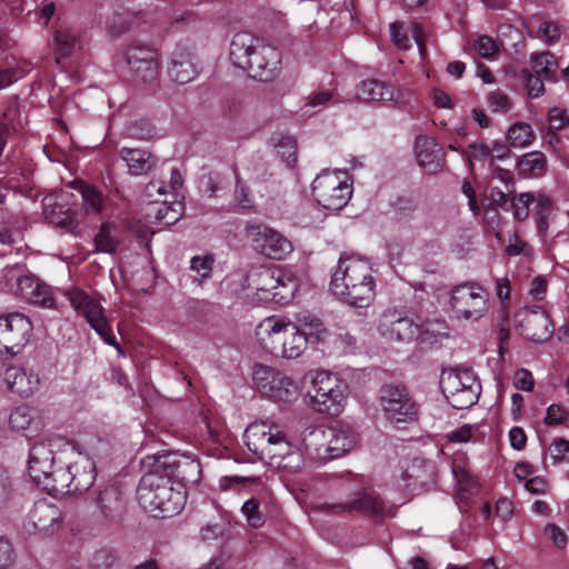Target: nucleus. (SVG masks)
I'll return each mask as SVG.
<instances>
[{
  "label": "nucleus",
  "mask_w": 569,
  "mask_h": 569,
  "mask_svg": "<svg viewBox=\"0 0 569 569\" xmlns=\"http://www.w3.org/2000/svg\"><path fill=\"white\" fill-rule=\"evenodd\" d=\"M487 102L492 112L507 113L512 108V101L505 92L493 90L488 93Z\"/></svg>",
  "instance_id": "obj_50"
},
{
  "label": "nucleus",
  "mask_w": 569,
  "mask_h": 569,
  "mask_svg": "<svg viewBox=\"0 0 569 569\" xmlns=\"http://www.w3.org/2000/svg\"><path fill=\"white\" fill-rule=\"evenodd\" d=\"M144 468H156L170 479L176 478L183 487L197 483L201 478V466L198 459L176 451H162L142 459Z\"/></svg>",
  "instance_id": "obj_11"
},
{
  "label": "nucleus",
  "mask_w": 569,
  "mask_h": 569,
  "mask_svg": "<svg viewBox=\"0 0 569 569\" xmlns=\"http://www.w3.org/2000/svg\"><path fill=\"white\" fill-rule=\"evenodd\" d=\"M302 441L307 451L315 452L322 459H333L350 451L357 442V437L355 433L341 429L326 430L321 427H313L305 430Z\"/></svg>",
  "instance_id": "obj_9"
},
{
  "label": "nucleus",
  "mask_w": 569,
  "mask_h": 569,
  "mask_svg": "<svg viewBox=\"0 0 569 569\" xmlns=\"http://www.w3.org/2000/svg\"><path fill=\"white\" fill-rule=\"evenodd\" d=\"M462 154L467 159L469 167L472 168L473 161H490V148L483 142H473L469 144L467 150L462 151Z\"/></svg>",
  "instance_id": "obj_51"
},
{
  "label": "nucleus",
  "mask_w": 569,
  "mask_h": 569,
  "mask_svg": "<svg viewBox=\"0 0 569 569\" xmlns=\"http://www.w3.org/2000/svg\"><path fill=\"white\" fill-rule=\"evenodd\" d=\"M475 50L485 59H493L500 51L498 41L489 36H479L473 43Z\"/></svg>",
  "instance_id": "obj_49"
},
{
  "label": "nucleus",
  "mask_w": 569,
  "mask_h": 569,
  "mask_svg": "<svg viewBox=\"0 0 569 569\" xmlns=\"http://www.w3.org/2000/svg\"><path fill=\"white\" fill-rule=\"evenodd\" d=\"M119 241L110 233V224L104 222L101 224L94 237V247L97 252L114 253L118 249Z\"/></svg>",
  "instance_id": "obj_43"
},
{
  "label": "nucleus",
  "mask_w": 569,
  "mask_h": 569,
  "mask_svg": "<svg viewBox=\"0 0 569 569\" xmlns=\"http://www.w3.org/2000/svg\"><path fill=\"white\" fill-rule=\"evenodd\" d=\"M540 131L543 143L548 146L550 150H552L553 152H561L563 150V136H560L558 133L559 131L548 130L545 128H541Z\"/></svg>",
  "instance_id": "obj_58"
},
{
  "label": "nucleus",
  "mask_w": 569,
  "mask_h": 569,
  "mask_svg": "<svg viewBox=\"0 0 569 569\" xmlns=\"http://www.w3.org/2000/svg\"><path fill=\"white\" fill-rule=\"evenodd\" d=\"M298 322L301 331H307L308 335H312L313 332H320L322 329V322L311 316V315H302L298 318Z\"/></svg>",
  "instance_id": "obj_62"
},
{
  "label": "nucleus",
  "mask_w": 569,
  "mask_h": 569,
  "mask_svg": "<svg viewBox=\"0 0 569 569\" xmlns=\"http://www.w3.org/2000/svg\"><path fill=\"white\" fill-rule=\"evenodd\" d=\"M550 450L553 463H560L563 460V456L569 453V441L563 438H557L551 443Z\"/></svg>",
  "instance_id": "obj_63"
},
{
  "label": "nucleus",
  "mask_w": 569,
  "mask_h": 569,
  "mask_svg": "<svg viewBox=\"0 0 569 569\" xmlns=\"http://www.w3.org/2000/svg\"><path fill=\"white\" fill-rule=\"evenodd\" d=\"M182 208L181 202H173L169 206L163 201L156 211V219L168 226L173 224L179 220Z\"/></svg>",
  "instance_id": "obj_48"
},
{
  "label": "nucleus",
  "mask_w": 569,
  "mask_h": 569,
  "mask_svg": "<svg viewBox=\"0 0 569 569\" xmlns=\"http://www.w3.org/2000/svg\"><path fill=\"white\" fill-rule=\"evenodd\" d=\"M263 506L258 505L257 500H247L242 507L241 512L247 519V522L252 528H260L266 521V517L261 510Z\"/></svg>",
  "instance_id": "obj_47"
},
{
  "label": "nucleus",
  "mask_w": 569,
  "mask_h": 569,
  "mask_svg": "<svg viewBox=\"0 0 569 569\" xmlns=\"http://www.w3.org/2000/svg\"><path fill=\"white\" fill-rule=\"evenodd\" d=\"M13 497L12 481L8 472L0 467V507L6 506Z\"/></svg>",
  "instance_id": "obj_57"
},
{
  "label": "nucleus",
  "mask_w": 569,
  "mask_h": 569,
  "mask_svg": "<svg viewBox=\"0 0 569 569\" xmlns=\"http://www.w3.org/2000/svg\"><path fill=\"white\" fill-rule=\"evenodd\" d=\"M148 469L138 485L139 505L156 518H170L179 513L187 500L183 488H174L171 479L156 468Z\"/></svg>",
  "instance_id": "obj_2"
},
{
  "label": "nucleus",
  "mask_w": 569,
  "mask_h": 569,
  "mask_svg": "<svg viewBox=\"0 0 569 569\" xmlns=\"http://www.w3.org/2000/svg\"><path fill=\"white\" fill-rule=\"evenodd\" d=\"M440 388L448 402L458 410L473 406L481 390L472 370L460 368L443 369L440 376Z\"/></svg>",
  "instance_id": "obj_8"
},
{
  "label": "nucleus",
  "mask_w": 569,
  "mask_h": 569,
  "mask_svg": "<svg viewBox=\"0 0 569 569\" xmlns=\"http://www.w3.org/2000/svg\"><path fill=\"white\" fill-rule=\"evenodd\" d=\"M492 179L499 180L509 192H515L516 180L513 173L496 163H490Z\"/></svg>",
  "instance_id": "obj_54"
},
{
  "label": "nucleus",
  "mask_w": 569,
  "mask_h": 569,
  "mask_svg": "<svg viewBox=\"0 0 569 569\" xmlns=\"http://www.w3.org/2000/svg\"><path fill=\"white\" fill-rule=\"evenodd\" d=\"M54 46L58 57L56 58L57 62L60 61V58L68 56L76 43V34L72 33L67 28H60L54 33Z\"/></svg>",
  "instance_id": "obj_46"
},
{
  "label": "nucleus",
  "mask_w": 569,
  "mask_h": 569,
  "mask_svg": "<svg viewBox=\"0 0 569 569\" xmlns=\"http://www.w3.org/2000/svg\"><path fill=\"white\" fill-rule=\"evenodd\" d=\"M13 562L12 543L1 537L0 538V569H7Z\"/></svg>",
  "instance_id": "obj_64"
},
{
  "label": "nucleus",
  "mask_w": 569,
  "mask_h": 569,
  "mask_svg": "<svg viewBox=\"0 0 569 569\" xmlns=\"http://www.w3.org/2000/svg\"><path fill=\"white\" fill-rule=\"evenodd\" d=\"M90 569H121V565L113 550L102 548L92 555Z\"/></svg>",
  "instance_id": "obj_42"
},
{
  "label": "nucleus",
  "mask_w": 569,
  "mask_h": 569,
  "mask_svg": "<svg viewBox=\"0 0 569 569\" xmlns=\"http://www.w3.org/2000/svg\"><path fill=\"white\" fill-rule=\"evenodd\" d=\"M548 124L543 127L548 130L563 131V138L569 140V114L566 109L560 107L550 108L547 114Z\"/></svg>",
  "instance_id": "obj_41"
},
{
  "label": "nucleus",
  "mask_w": 569,
  "mask_h": 569,
  "mask_svg": "<svg viewBox=\"0 0 569 569\" xmlns=\"http://www.w3.org/2000/svg\"><path fill=\"white\" fill-rule=\"evenodd\" d=\"M517 168L523 178H540L547 172V158L541 151H531L517 160Z\"/></svg>",
  "instance_id": "obj_32"
},
{
  "label": "nucleus",
  "mask_w": 569,
  "mask_h": 569,
  "mask_svg": "<svg viewBox=\"0 0 569 569\" xmlns=\"http://www.w3.org/2000/svg\"><path fill=\"white\" fill-rule=\"evenodd\" d=\"M315 200L325 209L341 210L350 200L352 186L348 182L347 172L342 170L321 171L312 181Z\"/></svg>",
  "instance_id": "obj_10"
},
{
  "label": "nucleus",
  "mask_w": 569,
  "mask_h": 569,
  "mask_svg": "<svg viewBox=\"0 0 569 569\" xmlns=\"http://www.w3.org/2000/svg\"><path fill=\"white\" fill-rule=\"evenodd\" d=\"M558 62L556 57L550 52H540L532 54L533 71H553L557 69Z\"/></svg>",
  "instance_id": "obj_53"
},
{
  "label": "nucleus",
  "mask_w": 569,
  "mask_h": 569,
  "mask_svg": "<svg viewBox=\"0 0 569 569\" xmlns=\"http://www.w3.org/2000/svg\"><path fill=\"white\" fill-rule=\"evenodd\" d=\"M568 413L560 405H551L547 409L545 423L548 426H557L566 421Z\"/></svg>",
  "instance_id": "obj_61"
},
{
  "label": "nucleus",
  "mask_w": 569,
  "mask_h": 569,
  "mask_svg": "<svg viewBox=\"0 0 569 569\" xmlns=\"http://www.w3.org/2000/svg\"><path fill=\"white\" fill-rule=\"evenodd\" d=\"M302 465V457L299 452L295 450V448L284 457V459L280 458L276 460L272 466H277L280 469H284L288 471H296Z\"/></svg>",
  "instance_id": "obj_59"
},
{
  "label": "nucleus",
  "mask_w": 569,
  "mask_h": 569,
  "mask_svg": "<svg viewBox=\"0 0 569 569\" xmlns=\"http://www.w3.org/2000/svg\"><path fill=\"white\" fill-rule=\"evenodd\" d=\"M298 288L297 277L291 271L280 269L279 283L274 287L271 302L278 305L289 303L293 299Z\"/></svg>",
  "instance_id": "obj_36"
},
{
  "label": "nucleus",
  "mask_w": 569,
  "mask_h": 569,
  "mask_svg": "<svg viewBox=\"0 0 569 569\" xmlns=\"http://www.w3.org/2000/svg\"><path fill=\"white\" fill-rule=\"evenodd\" d=\"M248 449L260 460L273 465L295 448L278 426L253 422L244 431Z\"/></svg>",
  "instance_id": "obj_6"
},
{
  "label": "nucleus",
  "mask_w": 569,
  "mask_h": 569,
  "mask_svg": "<svg viewBox=\"0 0 569 569\" xmlns=\"http://www.w3.org/2000/svg\"><path fill=\"white\" fill-rule=\"evenodd\" d=\"M378 329L387 340L398 342L418 340L422 345H432L439 337L446 335L442 331L446 329L443 323L430 321L417 323L397 310L386 311L380 318Z\"/></svg>",
  "instance_id": "obj_4"
},
{
  "label": "nucleus",
  "mask_w": 569,
  "mask_h": 569,
  "mask_svg": "<svg viewBox=\"0 0 569 569\" xmlns=\"http://www.w3.org/2000/svg\"><path fill=\"white\" fill-rule=\"evenodd\" d=\"M123 60L131 71H152L159 68L157 50L140 42L128 47Z\"/></svg>",
  "instance_id": "obj_27"
},
{
  "label": "nucleus",
  "mask_w": 569,
  "mask_h": 569,
  "mask_svg": "<svg viewBox=\"0 0 569 569\" xmlns=\"http://www.w3.org/2000/svg\"><path fill=\"white\" fill-rule=\"evenodd\" d=\"M278 153L284 160L288 167H293L297 162L296 143L291 138H286L278 146Z\"/></svg>",
  "instance_id": "obj_56"
},
{
  "label": "nucleus",
  "mask_w": 569,
  "mask_h": 569,
  "mask_svg": "<svg viewBox=\"0 0 569 569\" xmlns=\"http://www.w3.org/2000/svg\"><path fill=\"white\" fill-rule=\"evenodd\" d=\"M513 386L521 391H531L535 387L532 373L525 368L518 369L513 376Z\"/></svg>",
  "instance_id": "obj_55"
},
{
  "label": "nucleus",
  "mask_w": 569,
  "mask_h": 569,
  "mask_svg": "<svg viewBox=\"0 0 569 569\" xmlns=\"http://www.w3.org/2000/svg\"><path fill=\"white\" fill-rule=\"evenodd\" d=\"M67 296L74 310L86 318L90 327L103 339V341L120 350V346L117 342L110 325L108 323L104 316V309L100 301L79 288L69 290Z\"/></svg>",
  "instance_id": "obj_16"
},
{
  "label": "nucleus",
  "mask_w": 569,
  "mask_h": 569,
  "mask_svg": "<svg viewBox=\"0 0 569 569\" xmlns=\"http://www.w3.org/2000/svg\"><path fill=\"white\" fill-rule=\"evenodd\" d=\"M390 32L392 42L400 50L410 48V38L408 36L410 32L419 48L420 53L423 54L426 50L425 31L420 23L412 22L410 28L407 29L401 22H392L390 24Z\"/></svg>",
  "instance_id": "obj_29"
},
{
  "label": "nucleus",
  "mask_w": 569,
  "mask_h": 569,
  "mask_svg": "<svg viewBox=\"0 0 569 569\" xmlns=\"http://www.w3.org/2000/svg\"><path fill=\"white\" fill-rule=\"evenodd\" d=\"M535 201V192L515 193L511 197L510 208L517 221H525L529 218L531 206Z\"/></svg>",
  "instance_id": "obj_40"
},
{
  "label": "nucleus",
  "mask_w": 569,
  "mask_h": 569,
  "mask_svg": "<svg viewBox=\"0 0 569 569\" xmlns=\"http://www.w3.org/2000/svg\"><path fill=\"white\" fill-rule=\"evenodd\" d=\"M417 161L428 172L435 173L442 168L445 153L433 138L418 136L415 143Z\"/></svg>",
  "instance_id": "obj_26"
},
{
  "label": "nucleus",
  "mask_w": 569,
  "mask_h": 569,
  "mask_svg": "<svg viewBox=\"0 0 569 569\" xmlns=\"http://www.w3.org/2000/svg\"><path fill=\"white\" fill-rule=\"evenodd\" d=\"M73 443L56 436L33 442L28 458V473L32 481L50 493L54 475L72 455Z\"/></svg>",
  "instance_id": "obj_3"
},
{
  "label": "nucleus",
  "mask_w": 569,
  "mask_h": 569,
  "mask_svg": "<svg viewBox=\"0 0 569 569\" xmlns=\"http://www.w3.org/2000/svg\"><path fill=\"white\" fill-rule=\"evenodd\" d=\"M252 380L258 391L276 402H291L298 398V385L282 371L264 366L253 367Z\"/></svg>",
  "instance_id": "obj_15"
},
{
  "label": "nucleus",
  "mask_w": 569,
  "mask_h": 569,
  "mask_svg": "<svg viewBox=\"0 0 569 569\" xmlns=\"http://www.w3.org/2000/svg\"><path fill=\"white\" fill-rule=\"evenodd\" d=\"M46 218L50 223L67 230H73L79 226L78 214L67 204L54 203L44 209Z\"/></svg>",
  "instance_id": "obj_35"
},
{
  "label": "nucleus",
  "mask_w": 569,
  "mask_h": 569,
  "mask_svg": "<svg viewBox=\"0 0 569 569\" xmlns=\"http://www.w3.org/2000/svg\"><path fill=\"white\" fill-rule=\"evenodd\" d=\"M91 501L94 513L103 523L120 521L126 511L124 493L116 483L99 486L93 491Z\"/></svg>",
  "instance_id": "obj_20"
},
{
  "label": "nucleus",
  "mask_w": 569,
  "mask_h": 569,
  "mask_svg": "<svg viewBox=\"0 0 569 569\" xmlns=\"http://www.w3.org/2000/svg\"><path fill=\"white\" fill-rule=\"evenodd\" d=\"M17 289L21 298L28 303L48 309L56 308L52 288L36 276L26 274L19 277Z\"/></svg>",
  "instance_id": "obj_24"
},
{
  "label": "nucleus",
  "mask_w": 569,
  "mask_h": 569,
  "mask_svg": "<svg viewBox=\"0 0 569 569\" xmlns=\"http://www.w3.org/2000/svg\"><path fill=\"white\" fill-rule=\"evenodd\" d=\"M289 325L290 322H284L276 317L263 319L256 328V337L261 347L269 353L281 357Z\"/></svg>",
  "instance_id": "obj_23"
},
{
  "label": "nucleus",
  "mask_w": 569,
  "mask_h": 569,
  "mask_svg": "<svg viewBox=\"0 0 569 569\" xmlns=\"http://www.w3.org/2000/svg\"><path fill=\"white\" fill-rule=\"evenodd\" d=\"M357 97L363 101H391L395 87L377 79H367L357 86Z\"/></svg>",
  "instance_id": "obj_31"
},
{
  "label": "nucleus",
  "mask_w": 569,
  "mask_h": 569,
  "mask_svg": "<svg viewBox=\"0 0 569 569\" xmlns=\"http://www.w3.org/2000/svg\"><path fill=\"white\" fill-rule=\"evenodd\" d=\"M214 259L212 256H196L191 259V270L196 273L194 281L201 284L211 277Z\"/></svg>",
  "instance_id": "obj_45"
},
{
  "label": "nucleus",
  "mask_w": 569,
  "mask_h": 569,
  "mask_svg": "<svg viewBox=\"0 0 569 569\" xmlns=\"http://www.w3.org/2000/svg\"><path fill=\"white\" fill-rule=\"evenodd\" d=\"M347 389V385L336 375L318 371L312 378L313 408L321 413L338 416L343 409Z\"/></svg>",
  "instance_id": "obj_14"
},
{
  "label": "nucleus",
  "mask_w": 569,
  "mask_h": 569,
  "mask_svg": "<svg viewBox=\"0 0 569 569\" xmlns=\"http://www.w3.org/2000/svg\"><path fill=\"white\" fill-rule=\"evenodd\" d=\"M70 186L81 194L82 209L87 216H98L102 212L104 197L97 187L82 180H73Z\"/></svg>",
  "instance_id": "obj_30"
},
{
  "label": "nucleus",
  "mask_w": 569,
  "mask_h": 569,
  "mask_svg": "<svg viewBox=\"0 0 569 569\" xmlns=\"http://www.w3.org/2000/svg\"><path fill=\"white\" fill-rule=\"evenodd\" d=\"M542 73H522L523 86L531 98H538L545 92V83L541 78ZM551 76L552 73H543Z\"/></svg>",
  "instance_id": "obj_52"
},
{
  "label": "nucleus",
  "mask_w": 569,
  "mask_h": 569,
  "mask_svg": "<svg viewBox=\"0 0 569 569\" xmlns=\"http://www.w3.org/2000/svg\"><path fill=\"white\" fill-rule=\"evenodd\" d=\"M248 233L253 248L269 259L282 260L293 250L288 238L266 224H251Z\"/></svg>",
  "instance_id": "obj_19"
},
{
  "label": "nucleus",
  "mask_w": 569,
  "mask_h": 569,
  "mask_svg": "<svg viewBox=\"0 0 569 569\" xmlns=\"http://www.w3.org/2000/svg\"><path fill=\"white\" fill-rule=\"evenodd\" d=\"M29 522L37 533L44 537L52 536L61 528L62 513L57 505L41 499L33 503L29 512Z\"/></svg>",
  "instance_id": "obj_22"
},
{
  "label": "nucleus",
  "mask_w": 569,
  "mask_h": 569,
  "mask_svg": "<svg viewBox=\"0 0 569 569\" xmlns=\"http://www.w3.org/2000/svg\"><path fill=\"white\" fill-rule=\"evenodd\" d=\"M120 157L127 163L129 172L133 176L146 173L153 166L151 154L143 149L122 148Z\"/></svg>",
  "instance_id": "obj_33"
},
{
  "label": "nucleus",
  "mask_w": 569,
  "mask_h": 569,
  "mask_svg": "<svg viewBox=\"0 0 569 569\" xmlns=\"http://www.w3.org/2000/svg\"><path fill=\"white\" fill-rule=\"evenodd\" d=\"M279 270L277 269H260L250 276V287L256 290V298L263 303L271 302L274 287L279 283Z\"/></svg>",
  "instance_id": "obj_28"
},
{
  "label": "nucleus",
  "mask_w": 569,
  "mask_h": 569,
  "mask_svg": "<svg viewBox=\"0 0 569 569\" xmlns=\"http://www.w3.org/2000/svg\"><path fill=\"white\" fill-rule=\"evenodd\" d=\"M32 421V409L28 405L16 407L9 416V425L16 431L27 430Z\"/></svg>",
  "instance_id": "obj_44"
},
{
  "label": "nucleus",
  "mask_w": 569,
  "mask_h": 569,
  "mask_svg": "<svg viewBox=\"0 0 569 569\" xmlns=\"http://www.w3.org/2000/svg\"><path fill=\"white\" fill-rule=\"evenodd\" d=\"M519 333L533 342L548 341L555 331L548 312L541 307L523 308L515 316Z\"/></svg>",
  "instance_id": "obj_18"
},
{
  "label": "nucleus",
  "mask_w": 569,
  "mask_h": 569,
  "mask_svg": "<svg viewBox=\"0 0 569 569\" xmlns=\"http://www.w3.org/2000/svg\"><path fill=\"white\" fill-rule=\"evenodd\" d=\"M379 405L386 419L392 423H411L419 418L420 405L405 386H382Z\"/></svg>",
  "instance_id": "obj_13"
},
{
  "label": "nucleus",
  "mask_w": 569,
  "mask_h": 569,
  "mask_svg": "<svg viewBox=\"0 0 569 569\" xmlns=\"http://www.w3.org/2000/svg\"><path fill=\"white\" fill-rule=\"evenodd\" d=\"M3 380L8 390L21 398L31 397L41 383L39 373L33 369L16 366L6 369Z\"/></svg>",
  "instance_id": "obj_25"
},
{
  "label": "nucleus",
  "mask_w": 569,
  "mask_h": 569,
  "mask_svg": "<svg viewBox=\"0 0 569 569\" xmlns=\"http://www.w3.org/2000/svg\"><path fill=\"white\" fill-rule=\"evenodd\" d=\"M308 342L307 331H301L297 325L290 322L287 327L286 346L282 349V358L296 359L306 349Z\"/></svg>",
  "instance_id": "obj_37"
},
{
  "label": "nucleus",
  "mask_w": 569,
  "mask_h": 569,
  "mask_svg": "<svg viewBox=\"0 0 569 569\" xmlns=\"http://www.w3.org/2000/svg\"><path fill=\"white\" fill-rule=\"evenodd\" d=\"M66 461L54 475L50 495L81 493L90 489L97 477L94 461L81 452L76 442Z\"/></svg>",
  "instance_id": "obj_5"
},
{
  "label": "nucleus",
  "mask_w": 569,
  "mask_h": 569,
  "mask_svg": "<svg viewBox=\"0 0 569 569\" xmlns=\"http://www.w3.org/2000/svg\"><path fill=\"white\" fill-rule=\"evenodd\" d=\"M325 509L332 515L360 513L375 520H382L388 516L383 500L367 492L346 502L326 503Z\"/></svg>",
  "instance_id": "obj_21"
},
{
  "label": "nucleus",
  "mask_w": 569,
  "mask_h": 569,
  "mask_svg": "<svg viewBox=\"0 0 569 569\" xmlns=\"http://www.w3.org/2000/svg\"><path fill=\"white\" fill-rule=\"evenodd\" d=\"M536 139V134L530 124L525 122L513 123L507 131V140L513 148H526Z\"/></svg>",
  "instance_id": "obj_39"
},
{
  "label": "nucleus",
  "mask_w": 569,
  "mask_h": 569,
  "mask_svg": "<svg viewBox=\"0 0 569 569\" xmlns=\"http://www.w3.org/2000/svg\"><path fill=\"white\" fill-rule=\"evenodd\" d=\"M229 482H252L254 488L253 495L249 500H257L258 505L268 508L273 502V493L271 489L261 480V478L230 477L226 478Z\"/></svg>",
  "instance_id": "obj_38"
},
{
  "label": "nucleus",
  "mask_w": 569,
  "mask_h": 569,
  "mask_svg": "<svg viewBox=\"0 0 569 569\" xmlns=\"http://www.w3.org/2000/svg\"><path fill=\"white\" fill-rule=\"evenodd\" d=\"M538 33L541 39L548 43H553L560 38V29L553 21H543L540 23Z\"/></svg>",
  "instance_id": "obj_60"
},
{
  "label": "nucleus",
  "mask_w": 569,
  "mask_h": 569,
  "mask_svg": "<svg viewBox=\"0 0 569 569\" xmlns=\"http://www.w3.org/2000/svg\"><path fill=\"white\" fill-rule=\"evenodd\" d=\"M253 39L247 33H238L230 44V60L240 71H276L279 68L281 53L269 44L254 47Z\"/></svg>",
  "instance_id": "obj_7"
},
{
  "label": "nucleus",
  "mask_w": 569,
  "mask_h": 569,
  "mask_svg": "<svg viewBox=\"0 0 569 569\" xmlns=\"http://www.w3.org/2000/svg\"><path fill=\"white\" fill-rule=\"evenodd\" d=\"M449 306L456 319L478 321L489 309V292L478 282L467 281L451 289Z\"/></svg>",
  "instance_id": "obj_12"
},
{
  "label": "nucleus",
  "mask_w": 569,
  "mask_h": 569,
  "mask_svg": "<svg viewBox=\"0 0 569 569\" xmlns=\"http://www.w3.org/2000/svg\"><path fill=\"white\" fill-rule=\"evenodd\" d=\"M330 290L351 307H369L376 297L371 262L357 256L341 254L331 274Z\"/></svg>",
  "instance_id": "obj_1"
},
{
  "label": "nucleus",
  "mask_w": 569,
  "mask_h": 569,
  "mask_svg": "<svg viewBox=\"0 0 569 569\" xmlns=\"http://www.w3.org/2000/svg\"><path fill=\"white\" fill-rule=\"evenodd\" d=\"M555 210L553 200L545 193H535L532 214L536 220L537 232L546 236L549 228V219Z\"/></svg>",
  "instance_id": "obj_34"
},
{
  "label": "nucleus",
  "mask_w": 569,
  "mask_h": 569,
  "mask_svg": "<svg viewBox=\"0 0 569 569\" xmlns=\"http://www.w3.org/2000/svg\"><path fill=\"white\" fill-rule=\"evenodd\" d=\"M32 331L31 320L21 312L0 316V358H12L20 353Z\"/></svg>",
  "instance_id": "obj_17"
}]
</instances>
